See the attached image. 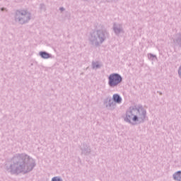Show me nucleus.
<instances>
[{
  "instance_id": "obj_1",
  "label": "nucleus",
  "mask_w": 181,
  "mask_h": 181,
  "mask_svg": "<svg viewBox=\"0 0 181 181\" xmlns=\"http://www.w3.org/2000/svg\"><path fill=\"white\" fill-rule=\"evenodd\" d=\"M145 113V110L142 107H135L128 111L127 113V121H138V117L141 114Z\"/></svg>"
},
{
  "instance_id": "obj_2",
  "label": "nucleus",
  "mask_w": 181,
  "mask_h": 181,
  "mask_svg": "<svg viewBox=\"0 0 181 181\" xmlns=\"http://www.w3.org/2000/svg\"><path fill=\"white\" fill-rule=\"evenodd\" d=\"M122 81V78L117 74H110L109 76V85L110 87H115Z\"/></svg>"
},
{
  "instance_id": "obj_3",
  "label": "nucleus",
  "mask_w": 181,
  "mask_h": 181,
  "mask_svg": "<svg viewBox=\"0 0 181 181\" xmlns=\"http://www.w3.org/2000/svg\"><path fill=\"white\" fill-rule=\"evenodd\" d=\"M112 98L115 103H117V104H120V103L122 101V98H121V97L118 94L113 95Z\"/></svg>"
},
{
  "instance_id": "obj_4",
  "label": "nucleus",
  "mask_w": 181,
  "mask_h": 181,
  "mask_svg": "<svg viewBox=\"0 0 181 181\" xmlns=\"http://www.w3.org/2000/svg\"><path fill=\"white\" fill-rule=\"evenodd\" d=\"M174 179L175 180L181 181V172L178 171L174 175Z\"/></svg>"
},
{
  "instance_id": "obj_5",
  "label": "nucleus",
  "mask_w": 181,
  "mask_h": 181,
  "mask_svg": "<svg viewBox=\"0 0 181 181\" xmlns=\"http://www.w3.org/2000/svg\"><path fill=\"white\" fill-rule=\"evenodd\" d=\"M40 54L42 59H49L50 57V55L47 52H40Z\"/></svg>"
},
{
  "instance_id": "obj_6",
  "label": "nucleus",
  "mask_w": 181,
  "mask_h": 181,
  "mask_svg": "<svg viewBox=\"0 0 181 181\" xmlns=\"http://www.w3.org/2000/svg\"><path fill=\"white\" fill-rule=\"evenodd\" d=\"M52 181H62V180H60V178L55 177L52 178Z\"/></svg>"
}]
</instances>
